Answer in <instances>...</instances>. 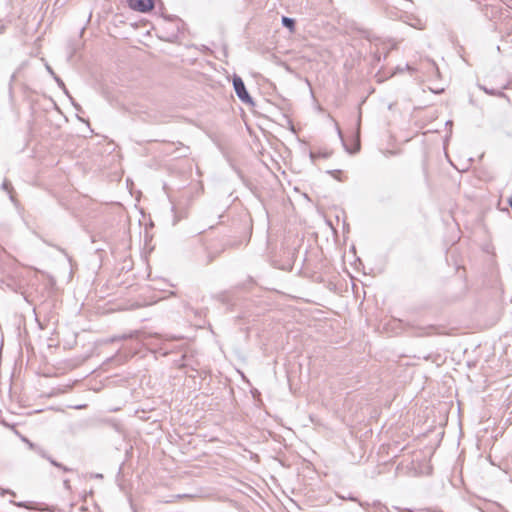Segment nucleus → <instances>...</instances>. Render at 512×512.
I'll list each match as a JSON object with an SVG mask.
<instances>
[{"mask_svg":"<svg viewBox=\"0 0 512 512\" xmlns=\"http://www.w3.org/2000/svg\"><path fill=\"white\" fill-rule=\"evenodd\" d=\"M128 5L131 9L135 11H139L142 13H146L151 11L154 8L153 0H127Z\"/></svg>","mask_w":512,"mask_h":512,"instance_id":"nucleus-1","label":"nucleus"},{"mask_svg":"<svg viewBox=\"0 0 512 512\" xmlns=\"http://www.w3.org/2000/svg\"><path fill=\"white\" fill-rule=\"evenodd\" d=\"M233 86H234V89H235V92H236L237 96L243 102H245V103H250L251 102V98H250L248 92L246 91L244 82L242 81V79L240 77H235L233 79Z\"/></svg>","mask_w":512,"mask_h":512,"instance_id":"nucleus-2","label":"nucleus"},{"mask_svg":"<svg viewBox=\"0 0 512 512\" xmlns=\"http://www.w3.org/2000/svg\"><path fill=\"white\" fill-rule=\"evenodd\" d=\"M282 23L288 27L290 30H293L294 28V20L291 19V18H288V17H283L282 18Z\"/></svg>","mask_w":512,"mask_h":512,"instance_id":"nucleus-3","label":"nucleus"}]
</instances>
